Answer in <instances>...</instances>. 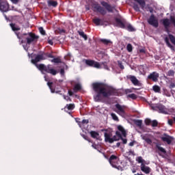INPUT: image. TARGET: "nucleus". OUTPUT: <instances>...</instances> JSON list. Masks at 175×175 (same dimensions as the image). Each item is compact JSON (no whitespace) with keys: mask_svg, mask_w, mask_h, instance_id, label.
Wrapping results in <instances>:
<instances>
[{"mask_svg":"<svg viewBox=\"0 0 175 175\" xmlns=\"http://www.w3.org/2000/svg\"><path fill=\"white\" fill-rule=\"evenodd\" d=\"M174 73H175L174 70H168V72H167V76H170V77H174Z\"/></svg>","mask_w":175,"mask_h":175,"instance_id":"nucleus-39","label":"nucleus"},{"mask_svg":"<svg viewBox=\"0 0 175 175\" xmlns=\"http://www.w3.org/2000/svg\"><path fill=\"white\" fill-rule=\"evenodd\" d=\"M81 90V84H76L73 88L75 92H77V91H80Z\"/></svg>","mask_w":175,"mask_h":175,"instance_id":"nucleus-34","label":"nucleus"},{"mask_svg":"<svg viewBox=\"0 0 175 175\" xmlns=\"http://www.w3.org/2000/svg\"><path fill=\"white\" fill-rule=\"evenodd\" d=\"M152 90L154 92H161V88L159 85H154Z\"/></svg>","mask_w":175,"mask_h":175,"instance_id":"nucleus-35","label":"nucleus"},{"mask_svg":"<svg viewBox=\"0 0 175 175\" xmlns=\"http://www.w3.org/2000/svg\"><path fill=\"white\" fill-rule=\"evenodd\" d=\"M63 98L64 99H65V100H66L67 102H72V98H70V97H69V96H66L65 94L63 95Z\"/></svg>","mask_w":175,"mask_h":175,"instance_id":"nucleus-41","label":"nucleus"},{"mask_svg":"<svg viewBox=\"0 0 175 175\" xmlns=\"http://www.w3.org/2000/svg\"><path fill=\"white\" fill-rule=\"evenodd\" d=\"M0 10L1 12H6L10 10L9 3L6 0H0Z\"/></svg>","mask_w":175,"mask_h":175,"instance_id":"nucleus-11","label":"nucleus"},{"mask_svg":"<svg viewBox=\"0 0 175 175\" xmlns=\"http://www.w3.org/2000/svg\"><path fill=\"white\" fill-rule=\"evenodd\" d=\"M116 146H117V147H120V146H121V143L118 142V143L116 144Z\"/></svg>","mask_w":175,"mask_h":175,"instance_id":"nucleus-60","label":"nucleus"},{"mask_svg":"<svg viewBox=\"0 0 175 175\" xmlns=\"http://www.w3.org/2000/svg\"><path fill=\"white\" fill-rule=\"evenodd\" d=\"M53 58V59L51 60V62H53L54 64H61L62 61H61V59L59 57H51Z\"/></svg>","mask_w":175,"mask_h":175,"instance_id":"nucleus-31","label":"nucleus"},{"mask_svg":"<svg viewBox=\"0 0 175 175\" xmlns=\"http://www.w3.org/2000/svg\"><path fill=\"white\" fill-rule=\"evenodd\" d=\"M133 8L135 12H140V8L139 7V5H137V3H134Z\"/></svg>","mask_w":175,"mask_h":175,"instance_id":"nucleus-38","label":"nucleus"},{"mask_svg":"<svg viewBox=\"0 0 175 175\" xmlns=\"http://www.w3.org/2000/svg\"><path fill=\"white\" fill-rule=\"evenodd\" d=\"M151 122H152L151 119L146 118L145 120L146 125H150V124H151Z\"/></svg>","mask_w":175,"mask_h":175,"instance_id":"nucleus-47","label":"nucleus"},{"mask_svg":"<svg viewBox=\"0 0 175 175\" xmlns=\"http://www.w3.org/2000/svg\"><path fill=\"white\" fill-rule=\"evenodd\" d=\"M162 142L167 143V144H172V142L174 140V138L167 133H164L161 137Z\"/></svg>","mask_w":175,"mask_h":175,"instance_id":"nucleus-15","label":"nucleus"},{"mask_svg":"<svg viewBox=\"0 0 175 175\" xmlns=\"http://www.w3.org/2000/svg\"><path fill=\"white\" fill-rule=\"evenodd\" d=\"M135 175H144V174H140L137 173V174H136Z\"/></svg>","mask_w":175,"mask_h":175,"instance_id":"nucleus-64","label":"nucleus"},{"mask_svg":"<svg viewBox=\"0 0 175 175\" xmlns=\"http://www.w3.org/2000/svg\"><path fill=\"white\" fill-rule=\"evenodd\" d=\"M126 94H128L129 92H132V91L129 89L125 90Z\"/></svg>","mask_w":175,"mask_h":175,"instance_id":"nucleus-58","label":"nucleus"},{"mask_svg":"<svg viewBox=\"0 0 175 175\" xmlns=\"http://www.w3.org/2000/svg\"><path fill=\"white\" fill-rule=\"evenodd\" d=\"M58 33H66V30L64 29H58Z\"/></svg>","mask_w":175,"mask_h":175,"instance_id":"nucleus-48","label":"nucleus"},{"mask_svg":"<svg viewBox=\"0 0 175 175\" xmlns=\"http://www.w3.org/2000/svg\"><path fill=\"white\" fill-rule=\"evenodd\" d=\"M126 78L129 80H131V83H133L134 85H139V80L137 78H136V77L133 75H127Z\"/></svg>","mask_w":175,"mask_h":175,"instance_id":"nucleus-20","label":"nucleus"},{"mask_svg":"<svg viewBox=\"0 0 175 175\" xmlns=\"http://www.w3.org/2000/svg\"><path fill=\"white\" fill-rule=\"evenodd\" d=\"M156 148L161 152H163V154H166V150L161 146V144H157Z\"/></svg>","mask_w":175,"mask_h":175,"instance_id":"nucleus-24","label":"nucleus"},{"mask_svg":"<svg viewBox=\"0 0 175 175\" xmlns=\"http://www.w3.org/2000/svg\"><path fill=\"white\" fill-rule=\"evenodd\" d=\"M68 94L69 95V96H73V92L70 90H68Z\"/></svg>","mask_w":175,"mask_h":175,"instance_id":"nucleus-53","label":"nucleus"},{"mask_svg":"<svg viewBox=\"0 0 175 175\" xmlns=\"http://www.w3.org/2000/svg\"><path fill=\"white\" fill-rule=\"evenodd\" d=\"M66 109L67 110H73L75 109V104H67L64 107L65 111H66Z\"/></svg>","mask_w":175,"mask_h":175,"instance_id":"nucleus-28","label":"nucleus"},{"mask_svg":"<svg viewBox=\"0 0 175 175\" xmlns=\"http://www.w3.org/2000/svg\"><path fill=\"white\" fill-rule=\"evenodd\" d=\"M132 172L133 173H136V170H133Z\"/></svg>","mask_w":175,"mask_h":175,"instance_id":"nucleus-63","label":"nucleus"},{"mask_svg":"<svg viewBox=\"0 0 175 175\" xmlns=\"http://www.w3.org/2000/svg\"><path fill=\"white\" fill-rule=\"evenodd\" d=\"M127 98H130L131 99H133L135 100V99H137V96L135 94H131L127 95Z\"/></svg>","mask_w":175,"mask_h":175,"instance_id":"nucleus-37","label":"nucleus"},{"mask_svg":"<svg viewBox=\"0 0 175 175\" xmlns=\"http://www.w3.org/2000/svg\"><path fill=\"white\" fill-rule=\"evenodd\" d=\"M173 122H174V121H173L172 119H168V120H167V124H168L169 125H170V126H172L173 125Z\"/></svg>","mask_w":175,"mask_h":175,"instance_id":"nucleus-49","label":"nucleus"},{"mask_svg":"<svg viewBox=\"0 0 175 175\" xmlns=\"http://www.w3.org/2000/svg\"><path fill=\"white\" fill-rule=\"evenodd\" d=\"M16 36L18 39H21V38H24V36H25L27 44H31L32 42H36L39 39V36L35 35V33L32 32L28 33H23L21 36H18V33H16Z\"/></svg>","mask_w":175,"mask_h":175,"instance_id":"nucleus-3","label":"nucleus"},{"mask_svg":"<svg viewBox=\"0 0 175 175\" xmlns=\"http://www.w3.org/2000/svg\"><path fill=\"white\" fill-rule=\"evenodd\" d=\"M92 9L93 12H97L98 13L102 14V16H105L106 13H107L106 10H105V8L100 6V5H99L98 3H93L92 4Z\"/></svg>","mask_w":175,"mask_h":175,"instance_id":"nucleus-7","label":"nucleus"},{"mask_svg":"<svg viewBox=\"0 0 175 175\" xmlns=\"http://www.w3.org/2000/svg\"><path fill=\"white\" fill-rule=\"evenodd\" d=\"M88 122H90L88 120H83L81 124L84 125L85 124H88Z\"/></svg>","mask_w":175,"mask_h":175,"instance_id":"nucleus-52","label":"nucleus"},{"mask_svg":"<svg viewBox=\"0 0 175 175\" xmlns=\"http://www.w3.org/2000/svg\"><path fill=\"white\" fill-rule=\"evenodd\" d=\"M100 5H102V6H103V8H105L106 10H107V12H109V13H113V10L116 9V8L114 6H111V5L109 4L106 1H101Z\"/></svg>","mask_w":175,"mask_h":175,"instance_id":"nucleus-16","label":"nucleus"},{"mask_svg":"<svg viewBox=\"0 0 175 175\" xmlns=\"http://www.w3.org/2000/svg\"><path fill=\"white\" fill-rule=\"evenodd\" d=\"M108 161L112 167H115L118 170H121L122 167L120 165V158L118 156L112 154L108 159Z\"/></svg>","mask_w":175,"mask_h":175,"instance_id":"nucleus-4","label":"nucleus"},{"mask_svg":"<svg viewBox=\"0 0 175 175\" xmlns=\"http://www.w3.org/2000/svg\"><path fill=\"white\" fill-rule=\"evenodd\" d=\"M38 29L41 35H46V31H44V29H43L42 27H39Z\"/></svg>","mask_w":175,"mask_h":175,"instance_id":"nucleus-42","label":"nucleus"},{"mask_svg":"<svg viewBox=\"0 0 175 175\" xmlns=\"http://www.w3.org/2000/svg\"><path fill=\"white\" fill-rule=\"evenodd\" d=\"M144 140L148 144H152V140L150 138H144Z\"/></svg>","mask_w":175,"mask_h":175,"instance_id":"nucleus-45","label":"nucleus"},{"mask_svg":"<svg viewBox=\"0 0 175 175\" xmlns=\"http://www.w3.org/2000/svg\"><path fill=\"white\" fill-rule=\"evenodd\" d=\"M12 3H18V0H11Z\"/></svg>","mask_w":175,"mask_h":175,"instance_id":"nucleus-57","label":"nucleus"},{"mask_svg":"<svg viewBox=\"0 0 175 175\" xmlns=\"http://www.w3.org/2000/svg\"><path fill=\"white\" fill-rule=\"evenodd\" d=\"M137 162H138V163H146V160L143 159V157H142V156H139L138 157H137L136 159Z\"/></svg>","mask_w":175,"mask_h":175,"instance_id":"nucleus-33","label":"nucleus"},{"mask_svg":"<svg viewBox=\"0 0 175 175\" xmlns=\"http://www.w3.org/2000/svg\"><path fill=\"white\" fill-rule=\"evenodd\" d=\"M90 134L93 139H98V136H99V133L94 131H90Z\"/></svg>","mask_w":175,"mask_h":175,"instance_id":"nucleus-27","label":"nucleus"},{"mask_svg":"<svg viewBox=\"0 0 175 175\" xmlns=\"http://www.w3.org/2000/svg\"><path fill=\"white\" fill-rule=\"evenodd\" d=\"M134 124L139 126V128H142V125H143V120H134Z\"/></svg>","mask_w":175,"mask_h":175,"instance_id":"nucleus-32","label":"nucleus"},{"mask_svg":"<svg viewBox=\"0 0 175 175\" xmlns=\"http://www.w3.org/2000/svg\"><path fill=\"white\" fill-rule=\"evenodd\" d=\"M115 107L117 110H115L116 113L119 114V116H124L125 115V106L121 105L120 104H116Z\"/></svg>","mask_w":175,"mask_h":175,"instance_id":"nucleus-14","label":"nucleus"},{"mask_svg":"<svg viewBox=\"0 0 175 175\" xmlns=\"http://www.w3.org/2000/svg\"><path fill=\"white\" fill-rule=\"evenodd\" d=\"M111 117L114 121H120V119H118V116H117V115H116V113H111Z\"/></svg>","mask_w":175,"mask_h":175,"instance_id":"nucleus-40","label":"nucleus"},{"mask_svg":"<svg viewBox=\"0 0 175 175\" xmlns=\"http://www.w3.org/2000/svg\"><path fill=\"white\" fill-rule=\"evenodd\" d=\"M134 144H135V143L133 142H132L129 143V146H130V147H133Z\"/></svg>","mask_w":175,"mask_h":175,"instance_id":"nucleus-56","label":"nucleus"},{"mask_svg":"<svg viewBox=\"0 0 175 175\" xmlns=\"http://www.w3.org/2000/svg\"><path fill=\"white\" fill-rule=\"evenodd\" d=\"M159 77V73L157 72H152L148 76V80H152L154 83L158 81V78Z\"/></svg>","mask_w":175,"mask_h":175,"instance_id":"nucleus-17","label":"nucleus"},{"mask_svg":"<svg viewBox=\"0 0 175 175\" xmlns=\"http://www.w3.org/2000/svg\"><path fill=\"white\" fill-rule=\"evenodd\" d=\"M116 21L118 24V25L120 27V28H122V29H125L126 27V24L127 23L126 22H122V21H121V19L120 18H116Z\"/></svg>","mask_w":175,"mask_h":175,"instance_id":"nucleus-21","label":"nucleus"},{"mask_svg":"<svg viewBox=\"0 0 175 175\" xmlns=\"http://www.w3.org/2000/svg\"><path fill=\"white\" fill-rule=\"evenodd\" d=\"M78 33L79 36H81V38H83L84 40H88V36H87V34H85L84 31H78Z\"/></svg>","mask_w":175,"mask_h":175,"instance_id":"nucleus-30","label":"nucleus"},{"mask_svg":"<svg viewBox=\"0 0 175 175\" xmlns=\"http://www.w3.org/2000/svg\"><path fill=\"white\" fill-rule=\"evenodd\" d=\"M92 147H93V148L96 149V145L95 144H93L92 145Z\"/></svg>","mask_w":175,"mask_h":175,"instance_id":"nucleus-59","label":"nucleus"},{"mask_svg":"<svg viewBox=\"0 0 175 175\" xmlns=\"http://www.w3.org/2000/svg\"><path fill=\"white\" fill-rule=\"evenodd\" d=\"M152 110H155V111H158L161 114H169V109H167L165 105L161 103L154 104L151 106Z\"/></svg>","mask_w":175,"mask_h":175,"instance_id":"nucleus-5","label":"nucleus"},{"mask_svg":"<svg viewBox=\"0 0 175 175\" xmlns=\"http://www.w3.org/2000/svg\"><path fill=\"white\" fill-rule=\"evenodd\" d=\"M85 63L88 66H91L92 68H96L97 69L100 68V64L98 62H95L91 59H85Z\"/></svg>","mask_w":175,"mask_h":175,"instance_id":"nucleus-13","label":"nucleus"},{"mask_svg":"<svg viewBox=\"0 0 175 175\" xmlns=\"http://www.w3.org/2000/svg\"><path fill=\"white\" fill-rule=\"evenodd\" d=\"M12 31H14V32H16V31H20L21 28L20 27H18V25H16V24L14 23H11L10 24Z\"/></svg>","mask_w":175,"mask_h":175,"instance_id":"nucleus-26","label":"nucleus"},{"mask_svg":"<svg viewBox=\"0 0 175 175\" xmlns=\"http://www.w3.org/2000/svg\"><path fill=\"white\" fill-rule=\"evenodd\" d=\"M46 58H54V55H53L51 53H43L40 55H37L34 59H31V62L36 65L39 70L46 72V73H50V75H52V76H55L58 73V71L51 68V65L49 64L48 66H46L42 64L38 65V62L46 59Z\"/></svg>","mask_w":175,"mask_h":175,"instance_id":"nucleus-2","label":"nucleus"},{"mask_svg":"<svg viewBox=\"0 0 175 175\" xmlns=\"http://www.w3.org/2000/svg\"><path fill=\"white\" fill-rule=\"evenodd\" d=\"M140 169L143 173L145 174H150L151 173V168L146 165V163H142L140 165Z\"/></svg>","mask_w":175,"mask_h":175,"instance_id":"nucleus-18","label":"nucleus"},{"mask_svg":"<svg viewBox=\"0 0 175 175\" xmlns=\"http://www.w3.org/2000/svg\"><path fill=\"white\" fill-rule=\"evenodd\" d=\"M168 36H169V38L165 37L164 38L165 42L167 44V47L171 49V50H174V46H175V37L172 34H169ZM169 39H170L171 43H172V44H174V46L172 44H170Z\"/></svg>","mask_w":175,"mask_h":175,"instance_id":"nucleus-9","label":"nucleus"},{"mask_svg":"<svg viewBox=\"0 0 175 175\" xmlns=\"http://www.w3.org/2000/svg\"><path fill=\"white\" fill-rule=\"evenodd\" d=\"M100 42H102V43H103L104 44H109V43H110V40L107 39H101Z\"/></svg>","mask_w":175,"mask_h":175,"instance_id":"nucleus-44","label":"nucleus"},{"mask_svg":"<svg viewBox=\"0 0 175 175\" xmlns=\"http://www.w3.org/2000/svg\"><path fill=\"white\" fill-rule=\"evenodd\" d=\"M92 87L93 90L96 94L94 96L95 102H100L103 98L118 96L120 95L118 90L113 87L107 86L103 83H94Z\"/></svg>","mask_w":175,"mask_h":175,"instance_id":"nucleus-1","label":"nucleus"},{"mask_svg":"<svg viewBox=\"0 0 175 175\" xmlns=\"http://www.w3.org/2000/svg\"><path fill=\"white\" fill-rule=\"evenodd\" d=\"M48 43H49V44H51V46H53L54 44V42L51 40H49Z\"/></svg>","mask_w":175,"mask_h":175,"instance_id":"nucleus-54","label":"nucleus"},{"mask_svg":"<svg viewBox=\"0 0 175 175\" xmlns=\"http://www.w3.org/2000/svg\"><path fill=\"white\" fill-rule=\"evenodd\" d=\"M135 2L139 3V6H141L142 9H144L146 6V1L144 0H134Z\"/></svg>","mask_w":175,"mask_h":175,"instance_id":"nucleus-25","label":"nucleus"},{"mask_svg":"<svg viewBox=\"0 0 175 175\" xmlns=\"http://www.w3.org/2000/svg\"><path fill=\"white\" fill-rule=\"evenodd\" d=\"M104 136H105V142L107 143H114V142H118V140H120V137L116 135H114L112 138L110 136V134L107 133H104Z\"/></svg>","mask_w":175,"mask_h":175,"instance_id":"nucleus-10","label":"nucleus"},{"mask_svg":"<svg viewBox=\"0 0 175 175\" xmlns=\"http://www.w3.org/2000/svg\"><path fill=\"white\" fill-rule=\"evenodd\" d=\"M162 24L166 31V32H169V27H170V20L166 18L162 20Z\"/></svg>","mask_w":175,"mask_h":175,"instance_id":"nucleus-19","label":"nucleus"},{"mask_svg":"<svg viewBox=\"0 0 175 175\" xmlns=\"http://www.w3.org/2000/svg\"><path fill=\"white\" fill-rule=\"evenodd\" d=\"M82 137H83L85 139V140H87L88 142H89V143H91V139H90V137L85 135H82Z\"/></svg>","mask_w":175,"mask_h":175,"instance_id":"nucleus-46","label":"nucleus"},{"mask_svg":"<svg viewBox=\"0 0 175 175\" xmlns=\"http://www.w3.org/2000/svg\"><path fill=\"white\" fill-rule=\"evenodd\" d=\"M170 88L172 90V88H175V83L173 82H171L170 84Z\"/></svg>","mask_w":175,"mask_h":175,"instance_id":"nucleus-51","label":"nucleus"},{"mask_svg":"<svg viewBox=\"0 0 175 175\" xmlns=\"http://www.w3.org/2000/svg\"><path fill=\"white\" fill-rule=\"evenodd\" d=\"M126 50L129 51V53H132V51H133V46H132V44H127Z\"/></svg>","mask_w":175,"mask_h":175,"instance_id":"nucleus-36","label":"nucleus"},{"mask_svg":"<svg viewBox=\"0 0 175 175\" xmlns=\"http://www.w3.org/2000/svg\"><path fill=\"white\" fill-rule=\"evenodd\" d=\"M79 120H80V118H77V119H76V121H77V122H78V124H80L81 122H79Z\"/></svg>","mask_w":175,"mask_h":175,"instance_id":"nucleus-61","label":"nucleus"},{"mask_svg":"<svg viewBox=\"0 0 175 175\" xmlns=\"http://www.w3.org/2000/svg\"><path fill=\"white\" fill-rule=\"evenodd\" d=\"M139 53H144V54H146V49H139Z\"/></svg>","mask_w":175,"mask_h":175,"instance_id":"nucleus-55","label":"nucleus"},{"mask_svg":"<svg viewBox=\"0 0 175 175\" xmlns=\"http://www.w3.org/2000/svg\"><path fill=\"white\" fill-rule=\"evenodd\" d=\"M152 126L153 128H155V127L158 126V121H157L156 120H152Z\"/></svg>","mask_w":175,"mask_h":175,"instance_id":"nucleus-43","label":"nucleus"},{"mask_svg":"<svg viewBox=\"0 0 175 175\" xmlns=\"http://www.w3.org/2000/svg\"><path fill=\"white\" fill-rule=\"evenodd\" d=\"M60 75L61 76H65V70L64 68L60 69Z\"/></svg>","mask_w":175,"mask_h":175,"instance_id":"nucleus-50","label":"nucleus"},{"mask_svg":"<svg viewBox=\"0 0 175 175\" xmlns=\"http://www.w3.org/2000/svg\"><path fill=\"white\" fill-rule=\"evenodd\" d=\"M47 85L51 90V92L52 94H54L55 92L56 94H59L61 92V85H59L58 83L53 82H48Z\"/></svg>","mask_w":175,"mask_h":175,"instance_id":"nucleus-8","label":"nucleus"},{"mask_svg":"<svg viewBox=\"0 0 175 175\" xmlns=\"http://www.w3.org/2000/svg\"><path fill=\"white\" fill-rule=\"evenodd\" d=\"M93 23L96 24V25H105V21L103 19H100L99 18H95L93 19Z\"/></svg>","mask_w":175,"mask_h":175,"instance_id":"nucleus-22","label":"nucleus"},{"mask_svg":"<svg viewBox=\"0 0 175 175\" xmlns=\"http://www.w3.org/2000/svg\"><path fill=\"white\" fill-rule=\"evenodd\" d=\"M120 69H124V66L122 64H120Z\"/></svg>","mask_w":175,"mask_h":175,"instance_id":"nucleus-62","label":"nucleus"},{"mask_svg":"<svg viewBox=\"0 0 175 175\" xmlns=\"http://www.w3.org/2000/svg\"><path fill=\"white\" fill-rule=\"evenodd\" d=\"M47 3H48V6L49 8H51V6L53 8H57V6H58V2H57V1H54V0H48L47 1Z\"/></svg>","mask_w":175,"mask_h":175,"instance_id":"nucleus-23","label":"nucleus"},{"mask_svg":"<svg viewBox=\"0 0 175 175\" xmlns=\"http://www.w3.org/2000/svg\"><path fill=\"white\" fill-rule=\"evenodd\" d=\"M126 29L129 32H135V28L133 27L132 25L129 23L126 24Z\"/></svg>","mask_w":175,"mask_h":175,"instance_id":"nucleus-29","label":"nucleus"},{"mask_svg":"<svg viewBox=\"0 0 175 175\" xmlns=\"http://www.w3.org/2000/svg\"><path fill=\"white\" fill-rule=\"evenodd\" d=\"M118 131H117L116 132V136H118L120 137V140H122V143L123 144H126V143H128V139H124L123 137H126V131H125V129H124V127L121 125L118 126ZM121 132V133H120ZM122 133V135H121ZM123 136V137H122Z\"/></svg>","mask_w":175,"mask_h":175,"instance_id":"nucleus-6","label":"nucleus"},{"mask_svg":"<svg viewBox=\"0 0 175 175\" xmlns=\"http://www.w3.org/2000/svg\"><path fill=\"white\" fill-rule=\"evenodd\" d=\"M148 23L150 25L154 27V28H158L159 25V23L158 22V19L155 18L154 14H152L150 18L148 19Z\"/></svg>","mask_w":175,"mask_h":175,"instance_id":"nucleus-12","label":"nucleus"}]
</instances>
